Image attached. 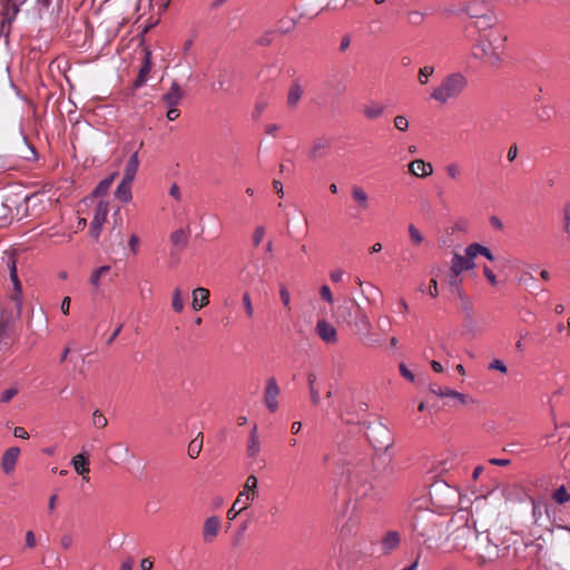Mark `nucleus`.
<instances>
[{"mask_svg":"<svg viewBox=\"0 0 570 570\" xmlns=\"http://www.w3.org/2000/svg\"><path fill=\"white\" fill-rule=\"evenodd\" d=\"M372 460L368 456L356 458L346 466L347 487L351 500H354L351 515L347 522L352 527L358 522V511L370 508L382 498V493L372 483ZM342 531L350 532L348 523L344 524Z\"/></svg>","mask_w":570,"mask_h":570,"instance_id":"1","label":"nucleus"},{"mask_svg":"<svg viewBox=\"0 0 570 570\" xmlns=\"http://www.w3.org/2000/svg\"><path fill=\"white\" fill-rule=\"evenodd\" d=\"M505 41L507 35L503 31L491 29L480 38L479 45L474 48L473 56L495 66L502 59Z\"/></svg>","mask_w":570,"mask_h":570,"instance_id":"2","label":"nucleus"},{"mask_svg":"<svg viewBox=\"0 0 570 570\" xmlns=\"http://www.w3.org/2000/svg\"><path fill=\"white\" fill-rule=\"evenodd\" d=\"M460 493L456 488L446 481L435 479L430 482V511L439 514L452 512L459 503Z\"/></svg>","mask_w":570,"mask_h":570,"instance_id":"3","label":"nucleus"},{"mask_svg":"<svg viewBox=\"0 0 570 570\" xmlns=\"http://www.w3.org/2000/svg\"><path fill=\"white\" fill-rule=\"evenodd\" d=\"M466 85V78L460 72H454L444 77L430 94V97L441 105H446L459 98Z\"/></svg>","mask_w":570,"mask_h":570,"instance_id":"4","label":"nucleus"},{"mask_svg":"<svg viewBox=\"0 0 570 570\" xmlns=\"http://www.w3.org/2000/svg\"><path fill=\"white\" fill-rule=\"evenodd\" d=\"M258 480L255 475L247 476L243 490L238 493L232 508L227 511L228 520L233 521L237 515L246 510L250 502H253L258 495L257 490Z\"/></svg>","mask_w":570,"mask_h":570,"instance_id":"5","label":"nucleus"},{"mask_svg":"<svg viewBox=\"0 0 570 570\" xmlns=\"http://www.w3.org/2000/svg\"><path fill=\"white\" fill-rule=\"evenodd\" d=\"M367 438L376 451L387 450L391 445L390 431L381 423L370 428Z\"/></svg>","mask_w":570,"mask_h":570,"instance_id":"6","label":"nucleus"},{"mask_svg":"<svg viewBox=\"0 0 570 570\" xmlns=\"http://www.w3.org/2000/svg\"><path fill=\"white\" fill-rule=\"evenodd\" d=\"M367 405L365 403H357L355 405H344L340 410L341 420L347 424H362L364 423Z\"/></svg>","mask_w":570,"mask_h":570,"instance_id":"7","label":"nucleus"},{"mask_svg":"<svg viewBox=\"0 0 570 570\" xmlns=\"http://www.w3.org/2000/svg\"><path fill=\"white\" fill-rule=\"evenodd\" d=\"M7 267L9 269L10 281L13 285V292L10 295V298L12 299L18 313H20L21 303H22L21 302L22 289H21V284H20L19 277H18V273H17V262L12 256L8 257Z\"/></svg>","mask_w":570,"mask_h":570,"instance_id":"8","label":"nucleus"},{"mask_svg":"<svg viewBox=\"0 0 570 570\" xmlns=\"http://www.w3.org/2000/svg\"><path fill=\"white\" fill-rule=\"evenodd\" d=\"M465 12L471 18H476L479 21L478 27L485 29L492 24V16L489 14V9L485 2L481 1L478 3L469 4L465 8Z\"/></svg>","mask_w":570,"mask_h":570,"instance_id":"9","label":"nucleus"},{"mask_svg":"<svg viewBox=\"0 0 570 570\" xmlns=\"http://www.w3.org/2000/svg\"><path fill=\"white\" fill-rule=\"evenodd\" d=\"M108 213V203L100 200L95 208L94 218L90 223V234L94 238L97 239L100 236Z\"/></svg>","mask_w":570,"mask_h":570,"instance_id":"10","label":"nucleus"},{"mask_svg":"<svg viewBox=\"0 0 570 570\" xmlns=\"http://www.w3.org/2000/svg\"><path fill=\"white\" fill-rule=\"evenodd\" d=\"M281 393L277 381L275 377H269L266 381L265 391H264V403L267 410L272 413L278 410V401L277 397Z\"/></svg>","mask_w":570,"mask_h":570,"instance_id":"11","label":"nucleus"},{"mask_svg":"<svg viewBox=\"0 0 570 570\" xmlns=\"http://www.w3.org/2000/svg\"><path fill=\"white\" fill-rule=\"evenodd\" d=\"M430 392L440 396V397H443L446 400V402H444V405H448V406H456L459 404H466L468 403V400H469V396L465 395V394H462L458 391H454V390H451V389H448V387H439L438 390L435 389H430Z\"/></svg>","mask_w":570,"mask_h":570,"instance_id":"12","label":"nucleus"},{"mask_svg":"<svg viewBox=\"0 0 570 570\" xmlns=\"http://www.w3.org/2000/svg\"><path fill=\"white\" fill-rule=\"evenodd\" d=\"M474 267H475V263H474L472 256H468L465 253H464V255L455 253L452 256L451 266H450L451 272L462 275L463 272H468L470 269H473Z\"/></svg>","mask_w":570,"mask_h":570,"instance_id":"13","label":"nucleus"},{"mask_svg":"<svg viewBox=\"0 0 570 570\" xmlns=\"http://www.w3.org/2000/svg\"><path fill=\"white\" fill-rule=\"evenodd\" d=\"M332 147L331 139L326 137H320L313 140L311 149L308 151V156L311 159H322L328 155V151Z\"/></svg>","mask_w":570,"mask_h":570,"instance_id":"14","label":"nucleus"},{"mask_svg":"<svg viewBox=\"0 0 570 570\" xmlns=\"http://www.w3.org/2000/svg\"><path fill=\"white\" fill-rule=\"evenodd\" d=\"M351 197L356 205L358 214L370 209V196L362 186L353 185L351 187Z\"/></svg>","mask_w":570,"mask_h":570,"instance_id":"15","label":"nucleus"},{"mask_svg":"<svg viewBox=\"0 0 570 570\" xmlns=\"http://www.w3.org/2000/svg\"><path fill=\"white\" fill-rule=\"evenodd\" d=\"M222 525L220 518L217 515L208 517L203 527V538L205 542H212L219 533Z\"/></svg>","mask_w":570,"mask_h":570,"instance_id":"16","label":"nucleus"},{"mask_svg":"<svg viewBox=\"0 0 570 570\" xmlns=\"http://www.w3.org/2000/svg\"><path fill=\"white\" fill-rule=\"evenodd\" d=\"M153 67V60H151V52L149 50H146L144 53L142 62L139 68L138 77L134 81L135 88H140L144 86L147 81V77L151 70Z\"/></svg>","mask_w":570,"mask_h":570,"instance_id":"17","label":"nucleus"},{"mask_svg":"<svg viewBox=\"0 0 570 570\" xmlns=\"http://www.w3.org/2000/svg\"><path fill=\"white\" fill-rule=\"evenodd\" d=\"M315 330L317 335L325 343H335L337 341V332L335 327L325 320L318 321Z\"/></svg>","mask_w":570,"mask_h":570,"instance_id":"18","label":"nucleus"},{"mask_svg":"<svg viewBox=\"0 0 570 570\" xmlns=\"http://www.w3.org/2000/svg\"><path fill=\"white\" fill-rule=\"evenodd\" d=\"M20 454V449L17 446L9 448L4 451L1 459V468L4 473L9 474L13 472L18 458Z\"/></svg>","mask_w":570,"mask_h":570,"instance_id":"19","label":"nucleus"},{"mask_svg":"<svg viewBox=\"0 0 570 570\" xmlns=\"http://www.w3.org/2000/svg\"><path fill=\"white\" fill-rule=\"evenodd\" d=\"M83 449V452L75 455L72 459H71V464L73 466V469L76 470V472L80 475H82L83 480L85 481H88V476L87 474L89 473V453L87 451H85V446L82 448Z\"/></svg>","mask_w":570,"mask_h":570,"instance_id":"20","label":"nucleus"},{"mask_svg":"<svg viewBox=\"0 0 570 570\" xmlns=\"http://www.w3.org/2000/svg\"><path fill=\"white\" fill-rule=\"evenodd\" d=\"M184 97V91L181 90L179 83L174 80L170 85L169 90L163 95L161 100L166 105V107L177 106L181 98Z\"/></svg>","mask_w":570,"mask_h":570,"instance_id":"21","label":"nucleus"},{"mask_svg":"<svg viewBox=\"0 0 570 570\" xmlns=\"http://www.w3.org/2000/svg\"><path fill=\"white\" fill-rule=\"evenodd\" d=\"M401 542V537L397 531H389L382 538L381 541V550L384 554H390L392 551H394Z\"/></svg>","mask_w":570,"mask_h":570,"instance_id":"22","label":"nucleus"},{"mask_svg":"<svg viewBox=\"0 0 570 570\" xmlns=\"http://www.w3.org/2000/svg\"><path fill=\"white\" fill-rule=\"evenodd\" d=\"M262 450L261 440L257 433V426L254 425L253 429L249 432L248 440H247V446H246V453L247 456L250 459L256 458Z\"/></svg>","mask_w":570,"mask_h":570,"instance_id":"23","label":"nucleus"},{"mask_svg":"<svg viewBox=\"0 0 570 570\" xmlns=\"http://www.w3.org/2000/svg\"><path fill=\"white\" fill-rule=\"evenodd\" d=\"M132 181L134 180L127 179V178L121 179V181L119 183V185L117 186V188L115 190V197L118 200L127 204L132 199V194H131Z\"/></svg>","mask_w":570,"mask_h":570,"instance_id":"24","label":"nucleus"},{"mask_svg":"<svg viewBox=\"0 0 570 570\" xmlns=\"http://www.w3.org/2000/svg\"><path fill=\"white\" fill-rule=\"evenodd\" d=\"M209 291L204 287H197L193 291V301L191 307L194 311L202 309L205 305L208 304Z\"/></svg>","mask_w":570,"mask_h":570,"instance_id":"25","label":"nucleus"},{"mask_svg":"<svg viewBox=\"0 0 570 570\" xmlns=\"http://www.w3.org/2000/svg\"><path fill=\"white\" fill-rule=\"evenodd\" d=\"M139 167L138 149L135 150L126 163L122 178L135 180Z\"/></svg>","mask_w":570,"mask_h":570,"instance_id":"26","label":"nucleus"},{"mask_svg":"<svg viewBox=\"0 0 570 570\" xmlns=\"http://www.w3.org/2000/svg\"><path fill=\"white\" fill-rule=\"evenodd\" d=\"M465 254L468 256H472L473 259L478 255H482L489 261H494V256H493L492 252L488 247H485L479 243H472L469 246H466Z\"/></svg>","mask_w":570,"mask_h":570,"instance_id":"27","label":"nucleus"},{"mask_svg":"<svg viewBox=\"0 0 570 570\" xmlns=\"http://www.w3.org/2000/svg\"><path fill=\"white\" fill-rule=\"evenodd\" d=\"M463 278L460 274H455L454 272L449 271L446 277V285L451 295H456L463 292L462 289Z\"/></svg>","mask_w":570,"mask_h":570,"instance_id":"28","label":"nucleus"},{"mask_svg":"<svg viewBox=\"0 0 570 570\" xmlns=\"http://www.w3.org/2000/svg\"><path fill=\"white\" fill-rule=\"evenodd\" d=\"M112 455L115 458V463H122L132 459V454L128 446L122 443H117L112 446Z\"/></svg>","mask_w":570,"mask_h":570,"instance_id":"29","label":"nucleus"},{"mask_svg":"<svg viewBox=\"0 0 570 570\" xmlns=\"http://www.w3.org/2000/svg\"><path fill=\"white\" fill-rule=\"evenodd\" d=\"M316 380H317V377H316L315 373L309 372L307 374V384H308L309 397H311V401H312V403L314 405H318L320 402H321L320 390L315 385Z\"/></svg>","mask_w":570,"mask_h":570,"instance_id":"30","label":"nucleus"},{"mask_svg":"<svg viewBox=\"0 0 570 570\" xmlns=\"http://www.w3.org/2000/svg\"><path fill=\"white\" fill-rule=\"evenodd\" d=\"M355 325L357 326V328L360 331H362L364 333H368V331L372 327V323L370 321V317L367 316V314L360 306H357V312H356V317H355Z\"/></svg>","mask_w":570,"mask_h":570,"instance_id":"31","label":"nucleus"},{"mask_svg":"<svg viewBox=\"0 0 570 570\" xmlns=\"http://www.w3.org/2000/svg\"><path fill=\"white\" fill-rule=\"evenodd\" d=\"M118 174L117 173H112L111 175H109L108 177L104 178L96 187L95 189L92 190V195L95 197H99V196H102V195H106L112 184V181L115 180L116 176Z\"/></svg>","mask_w":570,"mask_h":570,"instance_id":"32","label":"nucleus"},{"mask_svg":"<svg viewBox=\"0 0 570 570\" xmlns=\"http://www.w3.org/2000/svg\"><path fill=\"white\" fill-rule=\"evenodd\" d=\"M303 95V89L298 83H294L287 94V105L289 107H295L301 100Z\"/></svg>","mask_w":570,"mask_h":570,"instance_id":"33","label":"nucleus"},{"mask_svg":"<svg viewBox=\"0 0 570 570\" xmlns=\"http://www.w3.org/2000/svg\"><path fill=\"white\" fill-rule=\"evenodd\" d=\"M170 240L173 245L184 248L188 244V234L185 229L179 228L171 233Z\"/></svg>","mask_w":570,"mask_h":570,"instance_id":"34","label":"nucleus"},{"mask_svg":"<svg viewBox=\"0 0 570 570\" xmlns=\"http://www.w3.org/2000/svg\"><path fill=\"white\" fill-rule=\"evenodd\" d=\"M363 112L366 118L376 119L383 115L384 107L380 104L371 102L364 107Z\"/></svg>","mask_w":570,"mask_h":570,"instance_id":"35","label":"nucleus"},{"mask_svg":"<svg viewBox=\"0 0 570 570\" xmlns=\"http://www.w3.org/2000/svg\"><path fill=\"white\" fill-rule=\"evenodd\" d=\"M361 292H362V295L366 298V301L370 304L376 305V303H377L376 296H379V297L381 296V292L376 286L368 283V284H366L365 288H362Z\"/></svg>","mask_w":570,"mask_h":570,"instance_id":"36","label":"nucleus"},{"mask_svg":"<svg viewBox=\"0 0 570 570\" xmlns=\"http://www.w3.org/2000/svg\"><path fill=\"white\" fill-rule=\"evenodd\" d=\"M203 449V434L199 432L188 445V455L195 459L199 455Z\"/></svg>","mask_w":570,"mask_h":570,"instance_id":"37","label":"nucleus"},{"mask_svg":"<svg viewBox=\"0 0 570 570\" xmlns=\"http://www.w3.org/2000/svg\"><path fill=\"white\" fill-rule=\"evenodd\" d=\"M110 272V266L109 265H104V266H100L98 268H96L91 275H90V284L95 287H99L100 286V283H101V277L102 275L107 274Z\"/></svg>","mask_w":570,"mask_h":570,"instance_id":"38","label":"nucleus"},{"mask_svg":"<svg viewBox=\"0 0 570 570\" xmlns=\"http://www.w3.org/2000/svg\"><path fill=\"white\" fill-rule=\"evenodd\" d=\"M410 173L416 177H425L428 176V171L425 169V163L421 159L414 160L409 166Z\"/></svg>","mask_w":570,"mask_h":570,"instance_id":"39","label":"nucleus"},{"mask_svg":"<svg viewBox=\"0 0 570 570\" xmlns=\"http://www.w3.org/2000/svg\"><path fill=\"white\" fill-rule=\"evenodd\" d=\"M454 296L460 299L461 309L466 314L468 317H471L473 313V307L469 296L464 292H461L460 294H456Z\"/></svg>","mask_w":570,"mask_h":570,"instance_id":"40","label":"nucleus"},{"mask_svg":"<svg viewBox=\"0 0 570 570\" xmlns=\"http://www.w3.org/2000/svg\"><path fill=\"white\" fill-rule=\"evenodd\" d=\"M552 498L557 503L563 504L570 500V494L568 493L566 487L561 485L553 492Z\"/></svg>","mask_w":570,"mask_h":570,"instance_id":"41","label":"nucleus"},{"mask_svg":"<svg viewBox=\"0 0 570 570\" xmlns=\"http://www.w3.org/2000/svg\"><path fill=\"white\" fill-rule=\"evenodd\" d=\"M173 309L177 313H180L184 309V303L181 298V292L178 287H176L173 292V301H171Z\"/></svg>","mask_w":570,"mask_h":570,"instance_id":"42","label":"nucleus"},{"mask_svg":"<svg viewBox=\"0 0 570 570\" xmlns=\"http://www.w3.org/2000/svg\"><path fill=\"white\" fill-rule=\"evenodd\" d=\"M425 20V13L422 11L413 10L407 14V21L412 26H419Z\"/></svg>","mask_w":570,"mask_h":570,"instance_id":"43","label":"nucleus"},{"mask_svg":"<svg viewBox=\"0 0 570 570\" xmlns=\"http://www.w3.org/2000/svg\"><path fill=\"white\" fill-rule=\"evenodd\" d=\"M92 424L97 429H102L108 424V420L99 410H95L92 413Z\"/></svg>","mask_w":570,"mask_h":570,"instance_id":"44","label":"nucleus"},{"mask_svg":"<svg viewBox=\"0 0 570 570\" xmlns=\"http://www.w3.org/2000/svg\"><path fill=\"white\" fill-rule=\"evenodd\" d=\"M409 234H410L411 242L414 245H420L424 239L421 232L413 224L409 225Z\"/></svg>","mask_w":570,"mask_h":570,"instance_id":"45","label":"nucleus"},{"mask_svg":"<svg viewBox=\"0 0 570 570\" xmlns=\"http://www.w3.org/2000/svg\"><path fill=\"white\" fill-rule=\"evenodd\" d=\"M13 323L10 320H0V340H3L9 336L12 331Z\"/></svg>","mask_w":570,"mask_h":570,"instance_id":"46","label":"nucleus"},{"mask_svg":"<svg viewBox=\"0 0 570 570\" xmlns=\"http://www.w3.org/2000/svg\"><path fill=\"white\" fill-rule=\"evenodd\" d=\"M399 370H400L401 376L404 380H406L411 383H415L416 375L404 363H400Z\"/></svg>","mask_w":570,"mask_h":570,"instance_id":"47","label":"nucleus"},{"mask_svg":"<svg viewBox=\"0 0 570 570\" xmlns=\"http://www.w3.org/2000/svg\"><path fill=\"white\" fill-rule=\"evenodd\" d=\"M18 392H19V390L16 386H11V387L2 391L1 395H0V402L1 403L10 402L18 394Z\"/></svg>","mask_w":570,"mask_h":570,"instance_id":"48","label":"nucleus"},{"mask_svg":"<svg viewBox=\"0 0 570 570\" xmlns=\"http://www.w3.org/2000/svg\"><path fill=\"white\" fill-rule=\"evenodd\" d=\"M295 27V21L293 19L284 18L279 21L278 31L281 33H287Z\"/></svg>","mask_w":570,"mask_h":570,"instance_id":"49","label":"nucleus"},{"mask_svg":"<svg viewBox=\"0 0 570 570\" xmlns=\"http://www.w3.org/2000/svg\"><path fill=\"white\" fill-rule=\"evenodd\" d=\"M563 232L570 235V204L563 207Z\"/></svg>","mask_w":570,"mask_h":570,"instance_id":"50","label":"nucleus"},{"mask_svg":"<svg viewBox=\"0 0 570 570\" xmlns=\"http://www.w3.org/2000/svg\"><path fill=\"white\" fill-rule=\"evenodd\" d=\"M273 35H274L273 30L266 31L264 35H262L261 37H258L256 39V43L259 45V46H268V45H271L272 41H273Z\"/></svg>","mask_w":570,"mask_h":570,"instance_id":"51","label":"nucleus"},{"mask_svg":"<svg viewBox=\"0 0 570 570\" xmlns=\"http://www.w3.org/2000/svg\"><path fill=\"white\" fill-rule=\"evenodd\" d=\"M552 108L551 107H548V106H543L537 114V117L538 119H540L541 121H547L551 118L552 116Z\"/></svg>","mask_w":570,"mask_h":570,"instance_id":"52","label":"nucleus"},{"mask_svg":"<svg viewBox=\"0 0 570 570\" xmlns=\"http://www.w3.org/2000/svg\"><path fill=\"white\" fill-rule=\"evenodd\" d=\"M265 236V228L263 226H257L254 230V235H253V243L255 246H258L263 238Z\"/></svg>","mask_w":570,"mask_h":570,"instance_id":"53","label":"nucleus"},{"mask_svg":"<svg viewBox=\"0 0 570 570\" xmlns=\"http://www.w3.org/2000/svg\"><path fill=\"white\" fill-rule=\"evenodd\" d=\"M243 305H244V308H245V312H246L247 316L252 317L253 314H254V308H253V304H252V301H250V297H249L248 293H245L243 295Z\"/></svg>","mask_w":570,"mask_h":570,"instance_id":"54","label":"nucleus"},{"mask_svg":"<svg viewBox=\"0 0 570 570\" xmlns=\"http://www.w3.org/2000/svg\"><path fill=\"white\" fill-rule=\"evenodd\" d=\"M394 126L396 129L404 131L409 128V121L404 116H396L394 119Z\"/></svg>","mask_w":570,"mask_h":570,"instance_id":"55","label":"nucleus"},{"mask_svg":"<svg viewBox=\"0 0 570 570\" xmlns=\"http://www.w3.org/2000/svg\"><path fill=\"white\" fill-rule=\"evenodd\" d=\"M320 295L321 297L326 301L327 303L332 304L333 303V295H332V292H331V288L327 286V285H322L321 288H320Z\"/></svg>","mask_w":570,"mask_h":570,"instance_id":"56","label":"nucleus"},{"mask_svg":"<svg viewBox=\"0 0 570 570\" xmlns=\"http://www.w3.org/2000/svg\"><path fill=\"white\" fill-rule=\"evenodd\" d=\"M445 169H446L448 175L453 179L459 177L461 174L460 168L455 163L449 164Z\"/></svg>","mask_w":570,"mask_h":570,"instance_id":"57","label":"nucleus"},{"mask_svg":"<svg viewBox=\"0 0 570 570\" xmlns=\"http://www.w3.org/2000/svg\"><path fill=\"white\" fill-rule=\"evenodd\" d=\"M489 368L500 371L501 373H507L508 371L505 364L501 360H493L489 364Z\"/></svg>","mask_w":570,"mask_h":570,"instance_id":"58","label":"nucleus"},{"mask_svg":"<svg viewBox=\"0 0 570 570\" xmlns=\"http://www.w3.org/2000/svg\"><path fill=\"white\" fill-rule=\"evenodd\" d=\"M138 244H139V238L137 235L132 234L129 238V242H128V245H129V249L130 252L135 255L137 254L138 252Z\"/></svg>","mask_w":570,"mask_h":570,"instance_id":"59","label":"nucleus"},{"mask_svg":"<svg viewBox=\"0 0 570 570\" xmlns=\"http://www.w3.org/2000/svg\"><path fill=\"white\" fill-rule=\"evenodd\" d=\"M483 274L491 285H497V276L488 266L483 267Z\"/></svg>","mask_w":570,"mask_h":570,"instance_id":"60","label":"nucleus"},{"mask_svg":"<svg viewBox=\"0 0 570 570\" xmlns=\"http://www.w3.org/2000/svg\"><path fill=\"white\" fill-rule=\"evenodd\" d=\"M468 228V223L464 219L456 222L452 227H450L449 233H454L455 230L465 232Z\"/></svg>","mask_w":570,"mask_h":570,"instance_id":"61","label":"nucleus"},{"mask_svg":"<svg viewBox=\"0 0 570 570\" xmlns=\"http://www.w3.org/2000/svg\"><path fill=\"white\" fill-rule=\"evenodd\" d=\"M279 295H281L282 303L285 306H288L291 303V295H289V292L287 291V288L282 286L279 289Z\"/></svg>","mask_w":570,"mask_h":570,"instance_id":"62","label":"nucleus"},{"mask_svg":"<svg viewBox=\"0 0 570 570\" xmlns=\"http://www.w3.org/2000/svg\"><path fill=\"white\" fill-rule=\"evenodd\" d=\"M167 114L166 117L168 120L173 121L179 117V110L177 109V106L167 107Z\"/></svg>","mask_w":570,"mask_h":570,"instance_id":"63","label":"nucleus"},{"mask_svg":"<svg viewBox=\"0 0 570 570\" xmlns=\"http://www.w3.org/2000/svg\"><path fill=\"white\" fill-rule=\"evenodd\" d=\"M489 222L494 229H498V230L503 229V223L498 216H494V215L491 216Z\"/></svg>","mask_w":570,"mask_h":570,"instance_id":"64","label":"nucleus"}]
</instances>
